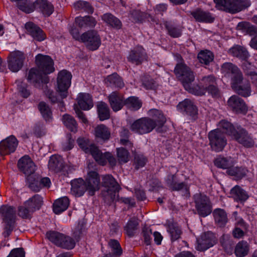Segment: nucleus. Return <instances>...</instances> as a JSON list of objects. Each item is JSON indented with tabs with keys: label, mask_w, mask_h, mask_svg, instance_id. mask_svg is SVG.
Segmentation results:
<instances>
[{
	"label": "nucleus",
	"mask_w": 257,
	"mask_h": 257,
	"mask_svg": "<svg viewBox=\"0 0 257 257\" xmlns=\"http://www.w3.org/2000/svg\"><path fill=\"white\" fill-rule=\"evenodd\" d=\"M208 136L212 150L216 152L223 150L227 144V140L223 132L219 129H215L210 131Z\"/></svg>",
	"instance_id": "nucleus-9"
},
{
	"label": "nucleus",
	"mask_w": 257,
	"mask_h": 257,
	"mask_svg": "<svg viewBox=\"0 0 257 257\" xmlns=\"http://www.w3.org/2000/svg\"><path fill=\"white\" fill-rule=\"evenodd\" d=\"M214 220L220 227L224 226L228 221L227 213L222 209L216 208L213 212Z\"/></svg>",
	"instance_id": "nucleus-38"
},
{
	"label": "nucleus",
	"mask_w": 257,
	"mask_h": 257,
	"mask_svg": "<svg viewBox=\"0 0 257 257\" xmlns=\"http://www.w3.org/2000/svg\"><path fill=\"white\" fill-rule=\"evenodd\" d=\"M216 8L231 14L240 12L248 7L250 3L249 0H213Z\"/></svg>",
	"instance_id": "nucleus-5"
},
{
	"label": "nucleus",
	"mask_w": 257,
	"mask_h": 257,
	"mask_svg": "<svg viewBox=\"0 0 257 257\" xmlns=\"http://www.w3.org/2000/svg\"><path fill=\"white\" fill-rule=\"evenodd\" d=\"M58 246L63 248L71 249L74 247L75 242L72 237L63 234L62 240H60Z\"/></svg>",
	"instance_id": "nucleus-56"
},
{
	"label": "nucleus",
	"mask_w": 257,
	"mask_h": 257,
	"mask_svg": "<svg viewBox=\"0 0 257 257\" xmlns=\"http://www.w3.org/2000/svg\"><path fill=\"white\" fill-rule=\"evenodd\" d=\"M18 166L20 170L27 176H30L33 174L36 167L28 156H25L21 158L18 161Z\"/></svg>",
	"instance_id": "nucleus-22"
},
{
	"label": "nucleus",
	"mask_w": 257,
	"mask_h": 257,
	"mask_svg": "<svg viewBox=\"0 0 257 257\" xmlns=\"http://www.w3.org/2000/svg\"><path fill=\"white\" fill-rule=\"evenodd\" d=\"M142 85L148 90H155L158 87V83L150 77H145L143 78Z\"/></svg>",
	"instance_id": "nucleus-62"
},
{
	"label": "nucleus",
	"mask_w": 257,
	"mask_h": 257,
	"mask_svg": "<svg viewBox=\"0 0 257 257\" xmlns=\"http://www.w3.org/2000/svg\"><path fill=\"white\" fill-rule=\"evenodd\" d=\"M97 108L98 117L101 121L109 118V108L106 103L100 102L97 104Z\"/></svg>",
	"instance_id": "nucleus-45"
},
{
	"label": "nucleus",
	"mask_w": 257,
	"mask_h": 257,
	"mask_svg": "<svg viewBox=\"0 0 257 257\" xmlns=\"http://www.w3.org/2000/svg\"><path fill=\"white\" fill-rule=\"evenodd\" d=\"M193 200L195 204V208L200 216L205 217L211 213V204L206 195L201 193H196L193 196Z\"/></svg>",
	"instance_id": "nucleus-7"
},
{
	"label": "nucleus",
	"mask_w": 257,
	"mask_h": 257,
	"mask_svg": "<svg viewBox=\"0 0 257 257\" xmlns=\"http://www.w3.org/2000/svg\"><path fill=\"white\" fill-rule=\"evenodd\" d=\"M35 62L38 70L33 69L38 76H47V74L53 72L55 70L53 60L48 55L39 54L36 56Z\"/></svg>",
	"instance_id": "nucleus-6"
},
{
	"label": "nucleus",
	"mask_w": 257,
	"mask_h": 257,
	"mask_svg": "<svg viewBox=\"0 0 257 257\" xmlns=\"http://www.w3.org/2000/svg\"><path fill=\"white\" fill-rule=\"evenodd\" d=\"M28 80L33 82L36 88L43 89L46 95L52 103H56L60 100L56 93L48 88L47 84L49 81L48 76H38L36 74V70L31 69L28 76Z\"/></svg>",
	"instance_id": "nucleus-2"
},
{
	"label": "nucleus",
	"mask_w": 257,
	"mask_h": 257,
	"mask_svg": "<svg viewBox=\"0 0 257 257\" xmlns=\"http://www.w3.org/2000/svg\"><path fill=\"white\" fill-rule=\"evenodd\" d=\"M71 185V192L76 196H81L87 191L85 182L81 178L72 181Z\"/></svg>",
	"instance_id": "nucleus-30"
},
{
	"label": "nucleus",
	"mask_w": 257,
	"mask_h": 257,
	"mask_svg": "<svg viewBox=\"0 0 257 257\" xmlns=\"http://www.w3.org/2000/svg\"><path fill=\"white\" fill-rule=\"evenodd\" d=\"M94 135L96 138L106 141L109 139L110 132L106 126L99 124L94 128Z\"/></svg>",
	"instance_id": "nucleus-39"
},
{
	"label": "nucleus",
	"mask_w": 257,
	"mask_h": 257,
	"mask_svg": "<svg viewBox=\"0 0 257 257\" xmlns=\"http://www.w3.org/2000/svg\"><path fill=\"white\" fill-rule=\"evenodd\" d=\"M35 2L33 3L30 0H21L18 3L20 10L26 13H31L35 10Z\"/></svg>",
	"instance_id": "nucleus-52"
},
{
	"label": "nucleus",
	"mask_w": 257,
	"mask_h": 257,
	"mask_svg": "<svg viewBox=\"0 0 257 257\" xmlns=\"http://www.w3.org/2000/svg\"><path fill=\"white\" fill-rule=\"evenodd\" d=\"M107 87L112 89H121L124 86L122 78L116 73L108 76L105 79Z\"/></svg>",
	"instance_id": "nucleus-29"
},
{
	"label": "nucleus",
	"mask_w": 257,
	"mask_h": 257,
	"mask_svg": "<svg viewBox=\"0 0 257 257\" xmlns=\"http://www.w3.org/2000/svg\"><path fill=\"white\" fill-rule=\"evenodd\" d=\"M18 145V141L16 138L12 135L0 143V154L6 155L15 151Z\"/></svg>",
	"instance_id": "nucleus-18"
},
{
	"label": "nucleus",
	"mask_w": 257,
	"mask_h": 257,
	"mask_svg": "<svg viewBox=\"0 0 257 257\" xmlns=\"http://www.w3.org/2000/svg\"><path fill=\"white\" fill-rule=\"evenodd\" d=\"M168 231L171 235V239L173 241L179 239L182 234V231L179 226L174 224L169 226Z\"/></svg>",
	"instance_id": "nucleus-61"
},
{
	"label": "nucleus",
	"mask_w": 257,
	"mask_h": 257,
	"mask_svg": "<svg viewBox=\"0 0 257 257\" xmlns=\"http://www.w3.org/2000/svg\"><path fill=\"white\" fill-rule=\"evenodd\" d=\"M230 194L237 201H244L248 198L246 192L237 185L231 189Z\"/></svg>",
	"instance_id": "nucleus-43"
},
{
	"label": "nucleus",
	"mask_w": 257,
	"mask_h": 257,
	"mask_svg": "<svg viewBox=\"0 0 257 257\" xmlns=\"http://www.w3.org/2000/svg\"><path fill=\"white\" fill-rule=\"evenodd\" d=\"M219 126L232 138L237 131V127H235L230 122L226 120H221L219 123Z\"/></svg>",
	"instance_id": "nucleus-53"
},
{
	"label": "nucleus",
	"mask_w": 257,
	"mask_h": 257,
	"mask_svg": "<svg viewBox=\"0 0 257 257\" xmlns=\"http://www.w3.org/2000/svg\"><path fill=\"white\" fill-rule=\"evenodd\" d=\"M150 115L152 116L153 120L156 123V131L158 133L163 132V126L166 119L162 112L159 110L154 109L149 111Z\"/></svg>",
	"instance_id": "nucleus-27"
},
{
	"label": "nucleus",
	"mask_w": 257,
	"mask_h": 257,
	"mask_svg": "<svg viewBox=\"0 0 257 257\" xmlns=\"http://www.w3.org/2000/svg\"><path fill=\"white\" fill-rule=\"evenodd\" d=\"M178 109L183 113L195 119L198 114V109L194 102L189 99H185L177 105Z\"/></svg>",
	"instance_id": "nucleus-19"
},
{
	"label": "nucleus",
	"mask_w": 257,
	"mask_h": 257,
	"mask_svg": "<svg viewBox=\"0 0 257 257\" xmlns=\"http://www.w3.org/2000/svg\"><path fill=\"white\" fill-rule=\"evenodd\" d=\"M156 125V123L153 119L144 117L134 121L131 124L130 129L134 133L143 135L152 132Z\"/></svg>",
	"instance_id": "nucleus-8"
},
{
	"label": "nucleus",
	"mask_w": 257,
	"mask_h": 257,
	"mask_svg": "<svg viewBox=\"0 0 257 257\" xmlns=\"http://www.w3.org/2000/svg\"><path fill=\"white\" fill-rule=\"evenodd\" d=\"M81 42L90 50H97L101 44V39L95 30H89L81 35Z\"/></svg>",
	"instance_id": "nucleus-12"
},
{
	"label": "nucleus",
	"mask_w": 257,
	"mask_h": 257,
	"mask_svg": "<svg viewBox=\"0 0 257 257\" xmlns=\"http://www.w3.org/2000/svg\"><path fill=\"white\" fill-rule=\"evenodd\" d=\"M231 87L238 94L243 97H248L251 94V87L248 81L244 80L243 76L231 83Z\"/></svg>",
	"instance_id": "nucleus-17"
},
{
	"label": "nucleus",
	"mask_w": 257,
	"mask_h": 257,
	"mask_svg": "<svg viewBox=\"0 0 257 257\" xmlns=\"http://www.w3.org/2000/svg\"><path fill=\"white\" fill-rule=\"evenodd\" d=\"M42 203V197L40 195L36 194L25 203V206L30 208V211L34 212L40 208Z\"/></svg>",
	"instance_id": "nucleus-41"
},
{
	"label": "nucleus",
	"mask_w": 257,
	"mask_h": 257,
	"mask_svg": "<svg viewBox=\"0 0 257 257\" xmlns=\"http://www.w3.org/2000/svg\"><path fill=\"white\" fill-rule=\"evenodd\" d=\"M0 216L6 223H15L16 210L15 207L9 205H3L0 208Z\"/></svg>",
	"instance_id": "nucleus-25"
},
{
	"label": "nucleus",
	"mask_w": 257,
	"mask_h": 257,
	"mask_svg": "<svg viewBox=\"0 0 257 257\" xmlns=\"http://www.w3.org/2000/svg\"><path fill=\"white\" fill-rule=\"evenodd\" d=\"M220 243L224 251L228 254H231L233 251V241L229 235L223 234L220 238Z\"/></svg>",
	"instance_id": "nucleus-48"
},
{
	"label": "nucleus",
	"mask_w": 257,
	"mask_h": 257,
	"mask_svg": "<svg viewBox=\"0 0 257 257\" xmlns=\"http://www.w3.org/2000/svg\"><path fill=\"white\" fill-rule=\"evenodd\" d=\"M108 246L109 249V256L120 257L122 254L123 250L118 240L110 239L108 241Z\"/></svg>",
	"instance_id": "nucleus-35"
},
{
	"label": "nucleus",
	"mask_w": 257,
	"mask_h": 257,
	"mask_svg": "<svg viewBox=\"0 0 257 257\" xmlns=\"http://www.w3.org/2000/svg\"><path fill=\"white\" fill-rule=\"evenodd\" d=\"M229 53L233 56L243 60H246L249 56L247 50L240 46H236L230 48L229 50Z\"/></svg>",
	"instance_id": "nucleus-42"
},
{
	"label": "nucleus",
	"mask_w": 257,
	"mask_h": 257,
	"mask_svg": "<svg viewBox=\"0 0 257 257\" xmlns=\"http://www.w3.org/2000/svg\"><path fill=\"white\" fill-rule=\"evenodd\" d=\"M197 58L201 63L208 65L213 61L214 55L209 50H203L198 53Z\"/></svg>",
	"instance_id": "nucleus-50"
},
{
	"label": "nucleus",
	"mask_w": 257,
	"mask_h": 257,
	"mask_svg": "<svg viewBox=\"0 0 257 257\" xmlns=\"http://www.w3.org/2000/svg\"><path fill=\"white\" fill-rule=\"evenodd\" d=\"M62 121L65 126L71 132H76L77 130V123L74 118L69 114L63 115Z\"/></svg>",
	"instance_id": "nucleus-46"
},
{
	"label": "nucleus",
	"mask_w": 257,
	"mask_h": 257,
	"mask_svg": "<svg viewBox=\"0 0 257 257\" xmlns=\"http://www.w3.org/2000/svg\"><path fill=\"white\" fill-rule=\"evenodd\" d=\"M190 14L196 21L200 23H211L215 20V18L212 14L200 8H197L191 12Z\"/></svg>",
	"instance_id": "nucleus-24"
},
{
	"label": "nucleus",
	"mask_w": 257,
	"mask_h": 257,
	"mask_svg": "<svg viewBox=\"0 0 257 257\" xmlns=\"http://www.w3.org/2000/svg\"><path fill=\"white\" fill-rule=\"evenodd\" d=\"M77 102L79 107L84 110H89L93 106L92 97L88 93H79L77 97Z\"/></svg>",
	"instance_id": "nucleus-31"
},
{
	"label": "nucleus",
	"mask_w": 257,
	"mask_h": 257,
	"mask_svg": "<svg viewBox=\"0 0 257 257\" xmlns=\"http://www.w3.org/2000/svg\"><path fill=\"white\" fill-rule=\"evenodd\" d=\"M35 10L41 12L46 16H50L54 11L52 5L46 0H37L35 1Z\"/></svg>",
	"instance_id": "nucleus-32"
},
{
	"label": "nucleus",
	"mask_w": 257,
	"mask_h": 257,
	"mask_svg": "<svg viewBox=\"0 0 257 257\" xmlns=\"http://www.w3.org/2000/svg\"><path fill=\"white\" fill-rule=\"evenodd\" d=\"M237 225L241 227V228L239 227H236L232 231V234L235 238H239L242 237L244 234V231L243 229H246V225L245 223L242 219H240L238 221Z\"/></svg>",
	"instance_id": "nucleus-60"
},
{
	"label": "nucleus",
	"mask_w": 257,
	"mask_h": 257,
	"mask_svg": "<svg viewBox=\"0 0 257 257\" xmlns=\"http://www.w3.org/2000/svg\"><path fill=\"white\" fill-rule=\"evenodd\" d=\"M43 118L47 122H50L52 120V112L51 108L46 102L44 101L40 102L38 106Z\"/></svg>",
	"instance_id": "nucleus-44"
},
{
	"label": "nucleus",
	"mask_w": 257,
	"mask_h": 257,
	"mask_svg": "<svg viewBox=\"0 0 257 257\" xmlns=\"http://www.w3.org/2000/svg\"><path fill=\"white\" fill-rule=\"evenodd\" d=\"M214 164L218 168L227 169V170L233 165V162L230 158L222 157H219L216 158L214 161Z\"/></svg>",
	"instance_id": "nucleus-51"
},
{
	"label": "nucleus",
	"mask_w": 257,
	"mask_h": 257,
	"mask_svg": "<svg viewBox=\"0 0 257 257\" xmlns=\"http://www.w3.org/2000/svg\"><path fill=\"white\" fill-rule=\"evenodd\" d=\"M77 144L79 147L83 150L86 153L90 154L93 148H95V146L93 144H91L88 139L85 138H79L77 140Z\"/></svg>",
	"instance_id": "nucleus-49"
},
{
	"label": "nucleus",
	"mask_w": 257,
	"mask_h": 257,
	"mask_svg": "<svg viewBox=\"0 0 257 257\" xmlns=\"http://www.w3.org/2000/svg\"><path fill=\"white\" fill-rule=\"evenodd\" d=\"M201 86L197 85L193 87L191 93L196 95H204L206 91L213 97H219L220 91L218 88L216 79L212 75L203 77L201 79Z\"/></svg>",
	"instance_id": "nucleus-1"
},
{
	"label": "nucleus",
	"mask_w": 257,
	"mask_h": 257,
	"mask_svg": "<svg viewBox=\"0 0 257 257\" xmlns=\"http://www.w3.org/2000/svg\"><path fill=\"white\" fill-rule=\"evenodd\" d=\"M174 73L185 89L191 93L193 88L191 85L195 79V75L190 68L183 62L179 63L175 68Z\"/></svg>",
	"instance_id": "nucleus-4"
},
{
	"label": "nucleus",
	"mask_w": 257,
	"mask_h": 257,
	"mask_svg": "<svg viewBox=\"0 0 257 257\" xmlns=\"http://www.w3.org/2000/svg\"><path fill=\"white\" fill-rule=\"evenodd\" d=\"M236 29L241 30L243 32L250 36H253L254 38L257 36V27L248 22L239 23L236 26Z\"/></svg>",
	"instance_id": "nucleus-37"
},
{
	"label": "nucleus",
	"mask_w": 257,
	"mask_h": 257,
	"mask_svg": "<svg viewBox=\"0 0 257 257\" xmlns=\"http://www.w3.org/2000/svg\"><path fill=\"white\" fill-rule=\"evenodd\" d=\"M164 25L170 36L173 38H178L181 35L182 31L178 27L175 26L171 23L165 22Z\"/></svg>",
	"instance_id": "nucleus-58"
},
{
	"label": "nucleus",
	"mask_w": 257,
	"mask_h": 257,
	"mask_svg": "<svg viewBox=\"0 0 257 257\" xmlns=\"http://www.w3.org/2000/svg\"><path fill=\"white\" fill-rule=\"evenodd\" d=\"M25 58V54L21 51L11 52L7 60L9 69L14 72L19 71L22 68Z\"/></svg>",
	"instance_id": "nucleus-13"
},
{
	"label": "nucleus",
	"mask_w": 257,
	"mask_h": 257,
	"mask_svg": "<svg viewBox=\"0 0 257 257\" xmlns=\"http://www.w3.org/2000/svg\"><path fill=\"white\" fill-rule=\"evenodd\" d=\"M247 170L244 168L231 167L226 171V173L230 176H234V179L240 180L246 175Z\"/></svg>",
	"instance_id": "nucleus-47"
},
{
	"label": "nucleus",
	"mask_w": 257,
	"mask_h": 257,
	"mask_svg": "<svg viewBox=\"0 0 257 257\" xmlns=\"http://www.w3.org/2000/svg\"><path fill=\"white\" fill-rule=\"evenodd\" d=\"M227 103L232 110L236 113H245L247 110L244 100L235 95L229 98Z\"/></svg>",
	"instance_id": "nucleus-23"
},
{
	"label": "nucleus",
	"mask_w": 257,
	"mask_h": 257,
	"mask_svg": "<svg viewBox=\"0 0 257 257\" xmlns=\"http://www.w3.org/2000/svg\"><path fill=\"white\" fill-rule=\"evenodd\" d=\"M108 99L110 107L114 111L120 110L124 105V99L123 96L116 91L110 94Z\"/></svg>",
	"instance_id": "nucleus-26"
},
{
	"label": "nucleus",
	"mask_w": 257,
	"mask_h": 257,
	"mask_svg": "<svg viewBox=\"0 0 257 257\" xmlns=\"http://www.w3.org/2000/svg\"><path fill=\"white\" fill-rule=\"evenodd\" d=\"M147 58V55L145 49L142 46H138L130 52L127 60L129 62L138 65L146 60Z\"/></svg>",
	"instance_id": "nucleus-21"
},
{
	"label": "nucleus",
	"mask_w": 257,
	"mask_h": 257,
	"mask_svg": "<svg viewBox=\"0 0 257 257\" xmlns=\"http://www.w3.org/2000/svg\"><path fill=\"white\" fill-rule=\"evenodd\" d=\"M220 71L223 77L230 80V84L243 76L240 69L230 62H225L222 64L220 67Z\"/></svg>",
	"instance_id": "nucleus-10"
},
{
	"label": "nucleus",
	"mask_w": 257,
	"mask_h": 257,
	"mask_svg": "<svg viewBox=\"0 0 257 257\" xmlns=\"http://www.w3.org/2000/svg\"><path fill=\"white\" fill-rule=\"evenodd\" d=\"M232 139L246 148H252L255 145L251 135L240 126H237V131Z\"/></svg>",
	"instance_id": "nucleus-14"
},
{
	"label": "nucleus",
	"mask_w": 257,
	"mask_h": 257,
	"mask_svg": "<svg viewBox=\"0 0 257 257\" xmlns=\"http://www.w3.org/2000/svg\"><path fill=\"white\" fill-rule=\"evenodd\" d=\"M138 220L136 218H131L124 227L127 235L130 237L134 235L135 231L138 229Z\"/></svg>",
	"instance_id": "nucleus-55"
},
{
	"label": "nucleus",
	"mask_w": 257,
	"mask_h": 257,
	"mask_svg": "<svg viewBox=\"0 0 257 257\" xmlns=\"http://www.w3.org/2000/svg\"><path fill=\"white\" fill-rule=\"evenodd\" d=\"M63 234L57 231H49L47 232L46 236L51 242L58 246L60 240H62Z\"/></svg>",
	"instance_id": "nucleus-59"
},
{
	"label": "nucleus",
	"mask_w": 257,
	"mask_h": 257,
	"mask_svg": "<svg viewBox=\"0 0 257 257\" xmlns=\"http://www.w3.org/2000/svg\"><path fill=\"white\" fill-rule=\"evenodd\" d=\"M89 195L92 196L95 191L99 189L100 179L98 174L95 171L88 173V177L85 181Z\"/></svg>",
	"instance_id": "nucleus-20"
},
{
	"label": "nucleus",
	"mask_w": 257,
	"mask_h": 257,
	"mask_svg": "<svg viewBox=\"0 0 257 257\" xmlns=\"http://www.w3.org/2000/svg\"><path fill=\"white\" fill-rule=\"evenodd\" d=\"M124 105L128 108L136 110L141 107L142 103L137 97L131 96L124 99Z\"/></svg>",
	"instance_id": "nucleus-57"
},
{
	"label": "nucleus",
	"mask_w": 257,
	"mask_h": 257,
	"mask_svg": "<svg viewBox=\"0 0 257 257\" xmlns=\"http://www.w3.org/2000/svg\"><path fill=\"white\" fill-rule=\"evenodd\" d=\"M248 251V246L246 241H239L236 245L234 253L237 257L245 256Z\"/></svg>",
	"instance_id": "nucleus-54"
},
{
	"label": "nucleus",
	"mask_w": 257,
	"mask_h": 257,
	"mask_svg": "<svg viewBox=\"0 0 257 257\" xmlns=\"http://www.w3.org/2000/svg\"><path fill=\"white\" fill-rule=\"evenodd\" d=\"M48 167L50 170L55 172L61 171L64 167L62 158L58 155L52 156L49 161Z\"/></svg>",
	"instance_id": "nucleus-33"
},
{
	"label": "nucleus",
	"mask_w": 257,
	"mask_h": 257,
	"mask_svg": "<svg viewBox=\"0 0 257 257\" xmlns=\"http://www.w3.org/2000/svg\"><path fill=\"white\" fill-rule=\"evenodd\" d=\"M16 83L17 84L18 89L20 95L24 98L29 97L31 94V91L28 88L27 84L20 80L17 81Z\"/></svg>",
	"instance_id": "nucleus-63"
},
{
	"label": "nucleus",
	"mask_w": 257,
	"mask_h": 257,
	"mask_svg": "<svg viewBox=\"0 0 257 257\" xmlns=\"http://www.w3.org/2000/svg\"><path fill=\"white\" fill-rule=\"evenodd\" d=\"M197 242L196 249L200 251H204L215 244L217 238L213 233L208 231L201 234L200 237L197 239Z\"/></svg>",
	"instance_id": "nucleus-16"
},
{
	"label": "nucleus",
	"mask_w": 257,
	"mask_h": 257,
	"mask_svg": "<svg viewBox=\"0 0 257 257\" xmlns=\"http://www.w3.org/2000/svg\"><path fill=\"white\" fill-rule=\"evenodd\" d=\"M117 156L118 161L120 163H125L129 160V154L128 151L123 148H117Z\"/></svg>",
	"instance_id": "nucleus-64"
},
{
	"label": "nucleus",
	"mask_w": 257,
	"mask_h": 257,
	"mask_svg": "<svg viewBox=\"0 0 257 257\" xmlns=\"http://www.w3.org/2000/svg\"><path fill=\"white\" fill-rule=\"evenodd\" d=\"M25 28L35 40L38 41L45 40L46 36L42 30L32 22L27 23Z\"/></svg>",
	"instance_id": "nucleus-28"
},
{
	"label": "nucleus",
	"mask_w": 257,
	"mask_h": 257,
	"mask_svg": "<svg viewBox=\"0 0 257 257\" xmlns=\"http://www.w3.org/2000/svg\"><path fill=\"white\" fill-rule=\"evenodd\" d=\"M102 20L108 25L115 29H120L122 27L121 21L110 13H106L102 16Z\"/></svg>",
	"instance_id": "nucleus-40"
},
{
	"label": "nucleus",
	"mask_w": 257,
	"mask_h": 257,
	"mask_svg": "<svg viewBox=\"0 0 257 257\" xmlns=\"http://www.w3.org/2000/svg\"><path fill=\"white\" fill-rule=\"evenodd\" d=\"M70 204L69 198L66 196L61 197L53 203V211L58 214L66 210Z\"/></svg>",
	"instance_id": "nucleus-34"
},
{
	"label": "nucleus",
	"mask_w": 257,
	"mask_h": 257,
	"mask_svg": "<svg viewBox=\"0 0 257 257\" xmlns=\"http://www.w3.org/2000/svg\"><path fill=\"white\" fill-rule=\"evenodd\" d=\"M72 75L66 70L60 71L57 77L58 91L61 99L66 98L68 94V89L71 84Z\"/></svg>",
	"instance_id": "nucleus-11"
},
{
	"label": "nucleus",
	"mask_w": 257,
	"mask_h": 257,
	"mask_svg": "<svg viewBox=\"0 0 257 257\" xmlns=\"http://www.w3.org/2000/svg\"><path fill=\"white\" fill-rule=\"evenodd\" d=\"M90 154L99 165L104 166L107 162L109 163V165L112 167L115 166L116 165V160L110 153L105 152L103 153L97 146L95 148H93V150H92Z\"/></svg>",
	"instance_id": "nucleus-15"
},
{
	"label": "nucleus",
	"mask_w": 257,
	"mask_h": 257,
	"mask_svg": "<svg viewBox=\"0 0 257 257\" xmlns=\"http://www.w3.org/2000/svg\"><path fill=\"white\" fill-rule=\"evenodd\" d=\"M102 184L106 190L102 193L104 201L108 204L118 200V192L120 189V186L110 175H106L102 177Z\"/></svg>",
	"instance_id": "nucleus-3"
},
{
	"label": "nucleus",
	"mask_w": 257,
	"mask_h": 257,
	"mask_svg": "<svg viewBox=\"0 0 257 257\" xmlns=\"http://www.w3.org/2000/svg\"><path fill=\"white\" fill-rule=\"evenodd\" d=\"M75 22L79 27L85 29L93 28L97 23L95 19L91 16L77 17L75 19Z\"/></svg>",
	"instance_id": "nucleus-36"
}]
</instances>
